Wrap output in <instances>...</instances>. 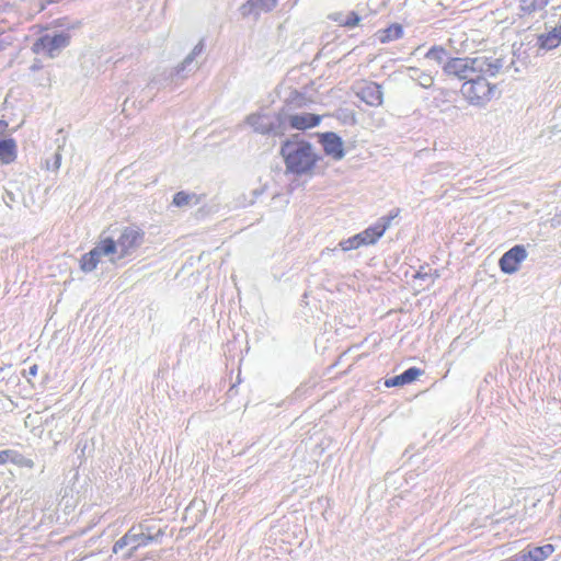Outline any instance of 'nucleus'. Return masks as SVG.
Segmentation results:
<instances>
[{
    "label": "nucleus",
    "mask_w": 561,
    "mask_h": 561,
    "mask_svg": "<svg viewBox=\"0 0 561 561\" xmlns=\"http://www.w3.org/2000/svg\"><path fill=\"white\" fill-rule=\"evenodd\" d=\"M28 374H30L31 376H35V375L37 374V365H33V366H31V367H30V371H28Z\"/></svg>",
    "instance_id": "31"
},
{
    "label": "nucleus",
    "mask_w": 561,
    "mask_h": 561,
    "mask_svg": "<svg viewBox=\"0 0 561 561\" xmlns=\"http://www.w3.org/2000/svg\"><path fill=\"white\" fill-rule=\"evenodd\" d=\"M321 142L328 156H331L335 160H341L344 157L343 141L336 134H324Z\"/></svg>",
    "instance_id": "13"
},
{
    "label": "nucleus",
    "mask_w": 561,
    "mask_h": 561,
    "mask_svg": "<svg viewBox=\"0 0 561 561\" xmlns=\"http://www.w3.org/2000/svg\"><path fill=\"white\" fill-rule=\"evenodd\" d=\"M390 225L391 218L382 217L376 225L357 233L360 245L375 244L385 234Z\"/></svg>",
    "instance_id": "10"
},
{
    "label": "nucleus",
    "mask_w": 561,
    "mask_h": 561,
    "mask_svg": "<svg viewBox=\"0 0 561 561\" xmlns=\"http://www.w3.org/2000/svg\"><path fill=\"white\" fill-rule=\"evenodd\" d=\"M277 4V0H249L248 5L251 11L255 14H260L261 12L272 11Z\"/></svg>",
    "instance_id": "19"
},
{
    "label": "nucleus",
    "mask_w": 561,
    "mask_h": 561,
    "mask_svg": "<svg viewBox=\"0 0 561 561\" xmlns=\"http://www.w3.org/2000/svg\"><path fill=\"white\" fill-rule=\"evenodd\" d=\"M504 561H515V557H512V558L506 559V560H504Z\"/></svg>",
    "instance_id": "34"
},
{
    "label": "nucleus",
    "mask_w": 561,
    "mask_h": 561,
    "mask_svg": "<svg viewBox=\"0 0 561 561\" xmlns=\"http://www.w3.org/2000/svg\"><path fill=\"white\" fill-rule=\"evenodd\" d=\"M69 42L70 36L68 33L46 34L35 43V47L47 51L50 57H54L60 49L67 47Z\"/></svg>",
    "instance_id": "8"
},
{
    "label": "nucleus",
    "mask_w": 561,
    "mask_h": 561,
    "mask_svg": "<svg viewBox=\"0 0 561 561\" xmlns=\"http://www.w3.org/2000/svg\"><path fill=\"white\" fill-rule=\"evenodd\" d=\"M192 203H194V204L198 203V198L195 194H188L186 192L181 191V192H178L173 197V204L176 207H185Z\"/></svg>",
    "instance_id": "21"
},
{
    "label": "nucleus",
    "mask_w": 561,
    "mask_h": 561,
    "mask_svg": "<svg viewBox=\"0 0 561 561\" xmlns=\"http://www.w3.org/2000/svg\"><path fill=\"white\" fill-rule=\"evenodd\" d=\"M26 466L32 467L33 466V461L32 460L26 461Z\"/></svg>",
    "instance_id": "33"
},
{
    "label": "nucleus",
    "mask_w": 561,
    "mask_h": 561,
    "mask_svg": "<svg viewBox=\"0 0 561 561\" xmlns=\"http://www.w3.org/2000/svg\"><path fill=\"white\" fill-rule=\"evenodd\" d=\"M18 156V146L14 139H0V161L4 164L12 163Z\"/></svg>",
    "instance_id": "16"
},
{
    "label": "nucleus",
    "mask_w": 561,
    "mask_h": 561,
    "mask_svg": "<svg viewBox=\"0 0 561 561\" xmlns=\"http://www.w3.org/2000/svg\"><path fill=\"white\" fill-rule=\"evenodd\" d=\"M403 30L400 25L394 24L388 27L387 30L382 31L380 41L387 42V41H393L397 38H400L402 36Z\"/></svg>",
    "instance_id": "22"
},
{
    "label": "nucleus",
    "mask_w": 561,
    "mask_h": 561,
    "mask_svg": "<svg viewBox=\"0 0 561 561\" xmlns=\"http://www.w3.org/2000/svg\"><path fill=\"white\" fill-rule=\"evenodd\" d=\"M356 94L370 106H380L383 102L381 87L374 82L360 87Z\"/></svg>",
    "instance_id": "12"
},
{
    "label": "nucleus",
    "mask_w": 561,
    "mask_h": 561,
    "mask_svg": "<svg viewBox=\"0 0 561 561\" xmlns=\"http://www.w3.org/2000/svg\"><path fill=\"white\" fill-rule=\"evenodd\" d=\"M115 253L116 248L112 238L101 240L90 252L81 256L80 268L84 273H90L96 268L103 255L112 257Z\"/></svg>",
    "instance_id": "5"
},
{
    "label": "nucleus",
    "mask_w": 561,
    "mask_h": 561,
    "mask_svg": "<svg viewBox=\"0 0 561 561\" xmlns=\"http://www.w3.org/2000/svg\"><path fill=\"white\" fill-rule=\"evenodd\" d=\"M527 257V252L523 245H515L503 254L500 259V267L506 274L517 272L519 264Z\"/></svg>",
    "instance_id": "9"
},
{
    "label": "nucleus",
    "mask_w": 561,
    "mask_h": 561,
    "mask_svg": "<svg viewBox=\"0 0 561 561\" xmlns=\"http://www.w3.org/2000/svg\"><path fill=\"white\" fill-rule=\"evenodd\" d=\"M10 456V450H2L0 451V465H3L7 462Z\"/></svg>",
    "instance_id": "30"
},
{
    "label": "nucleus",
    "mask_w": 561,
    "mask_h": 561,
    "mask_svg": "<svg viewBox=\"0 0 561 561\" xmlns=\"http://www.w3.org/2000/svg\"><path fill=\"white\" fill-rule=\"evenodd\" d=\"M140 530L141 529L136 525L130 527L129 530L114 543L113 552L118 553L125 548H128L123 556V558L127 560L134 556L137 549L148 546L150 542Z\"/></svg>",
    "instance_id": "6"
},
{
    "label": "nucleus",
    "mask_w": 561,
    "mask_h": 561,
    "mask_svg": "<svg viewBox=\"0 0 561 561\" xmlns=\"http://www.w3.org/2000/svg\"><path fill=\"white\" fill-rule=\"evenodd\" d=\"M13 188H14V184L13 183H9V186L5 188V196L3 197L4 198V203L7 204V206L9 207H12V205L14 203L18 202V199L20 198L21 194H15L13 192Z\"/></svg>",
    "instance_id": "24"
},
{
    "label": "nucleus",
    "mask_w": 561,
    "mask_h": 561,
    "mask_svg": "<svg viewBox=\"0 0 561 561\" xmlns=\"http://www.w3.org/2000/svg\"><path fill=\"white\" fill-rule=\"evenodd\" d=\"M339 247L342 249V251H351V250H355V249H358L360 245L359 243V239H358V236L355 234L348 239H345V240H342L340 243H339Z\"/></svg>",
    "instance_id": "23"
},
{
    "label": "nucleus",
    "mask_w": 561,
    "mask_h": 561,
    "mask_svg": "<svg viewBox=\"0 0 561 561\" xmlns=\"http://www.w3.org/2000/svg\"><path fill=\"white\" fill-rule=\"evenodd\" d=\"M515 561H531V559L529 558V552L528 551H520L519 553L515 554Z\"/></svg>",
    "instance_id": "28"
},
{
    "label": "nucleus",
    "mask_w": 561,
    "mask_h": 561,
    "mask_svg": "<svg viewBox=\"0 0 561 561\" xmlns=\"http://www.w3.org/2000/svg\"><path fill=\"white\" fill-rule=\"evenodd\" d=\"M144 241V232L138 227H126L122 230L117 240H114L117 256L112 255L110 261L115 263L117 260L130 255L138 249Z\"/></svg>",
    "instance_id": "4"
},
{
    "label": "nucleus",
    "mask_w": 561,
    "mask_h": 561,
    "mask_svg": "<svg viewBox=\"0 0 561 561\" xmlns=\"http://www.w3.org/2000/svg\"><path fill=\"white\" fill-rule=\"evenodd\" d=\"M204 50V43L201 41L198 44L194 46L192 51L185 57V59L171 73V80L174 81L175 77H181L182 79L185 76H182L184 71L192 70V64L197 56H199Z\"/></svg>",
    "instance_id": "14"
},
{
    "label": "nucleus",
    "mask_w": 561,
    "mask_h": 561,
    "mask_svg": "<svg viewBox=\"0 0 561 561\" xmlns=\"http://www.w3.org/2000/svg\"><path fill=\"white\" fill-rule=\"evenodd\" d=\"M445 55H446V51L444 48L433 47L426 53L425 57L430 60H434L437 64H440L443 61Z\"/></svg>",
    "instance_id": "25"
},
{
    "label": "nucleus",
    "mask_w": 561,
    "mask_h": 561,
    "mask_svg": "<svg viewBox=\"0 0 561 561\" xmlns=\"http://www.w3.org/2000/svg\"><path fill=\"white\" fill-rule=\"evenodd\" d=\"M277 121L279 126L288 124L291 128L305 130L317 126L320 123L321 117L310 113L287 114L282 112L277 115Z\"/></svg>",
    "instance_id": "7"
},
{
    "label": "nucleus",
    "mask_w": 561,
    "mask_h": 561,
    "mask_svg": "<svg viewBox=\"0 0 561 561\" xmlns=\"http://www.w3.org/2000/svg\"><path fill=\"white\" fill-rule=\"evenodd\" d=\"M538 46L541 49H552L556 48L561 43V24L559 26L553 27L547 34H541L538 36Z\"/></svg>",
    "instance_id": "17"
},
{
    "label": "nucleus",
    "mask_w": 561,
    "mask_h": 561,
    "mask_svg": "<svg viewBox=\"0 0 561 561\" xmlns=\"http://www.w3.org/2000/svg\"><path fill=\"white\" fill-rule=\"evenodd\" d=\"M140 531L144 533L145 537L149 540L151 543L152 541H158L160 537L163 536L164 531L162 528H156V526L149 524V523H140L136 525Z\"/></svg>",
    "instance_id": "18"
},
{
    "label": "nucleus",
    "mask_w": 561,
    "mask_h": 561,
    "mask_svg": "<svg viewBox=\"0 0 561 561\" xmlns=\"http://www.w3.org/2000/svg\"><path fill=\"white\" fill-rule=\"evenodd\" d=\"M554 551V547L552 545H545L542 547H535L531 550H528L529 558L531 561H543L549 556H551Z\"/></svg>",
    "instance_id": "20"
},
{
    "label": "nucleus",
    "mask_w": 561,
    "mask_h": 561,
    "mask_svg": "<svg viewBox=\"0 0 561 561\" xmlns=\"http://www.w3.org/2000/svg\"><path fill=\"white\" fill-rule=\"evenodd\" d=\"M505 64L502 53L489 51L473 58H451L445 64L444 71L449 76L468 81L480 73L495 77L503 70Z\"/></svg>",
    "instance_id": "1"
},
{
    "label": "nucleus",
    "mask_w": 561,
    "mask_h": 561,
    "mask_svg": "<svg viewBox=\"0 0 561 561\" xmlns=\"http://www.w3.org/2000/svg\"><path fill=\"white\" fill-rule=\"evenodd\" d=\"M519 7L523 13L529 14L536 11L540 4L537 0H520Z\"/></svg>",
    "instance_id": "26"
},
{
    "label": "nucleus",
    "mask_w": 561,
    "mask_h": 561,
    "mask_svg": "<svg viewBox=\"0 0 561 561\" xmlns=\"http://www.w3.org/2000/svg\"><path fill=\"white\" fill-rule=\"evenodd\" d=\"M359 22V16L355 13V12H351L345 21L343 22L344 25L348 26V27H353V26H356Z\"/></svg>",
    "instance_id": "27"
},
{
    "label": "nucleus",
    "mask_w": 561,
    "mask_h": 561,
    "mask_svg": "<svg viewBox=\"0 0 561 561\" xmlns=\"http://www.w3.org/2000/svg\"><path fill=\"white\" fill-rule=\"evenodd\" d=\"M433 83V78L431 76H424L422 79H421V84L424 87V88H428L431 87Z\"/></svg>",
    "instance_id": "29"
},
{
    "label": "nucleus",
    "mask_w": 561,
    "mask_h": 561,
    "mask_svg": "<svg viewBox=\"0 0 561 561\" xmlns=\"http://www.w3.org/2000/svg\"><path fill=\"white\" fill-rule=\"evenodd\" d=\"M55 158H56V161H55V168H56V169H58V168H59V165H60L61 157H60V154H59V153H56Z\"/></svg>",
    "instance_id": "32"
},
{
    "label": "nucleus",
    "mask_w": 561,
    "mask_h": 561,
    "mask_svg": "<svg viewBox=\"0 0 561 561\" xmlns=\"http://www.w3.org/2000/svg\"><path fill=\"white\" fill-rule=\"evenodd\" d=\"M245 123L253 128L254 131L262 135L272 133L275 130L274 119L268 114L253 113L247 116Z\"/></svg>",
    "instance_id": "11"
},
{
    "label": "nucleus",
    "mask_w": 561,
    "mask_h": 561,
    "mask_svg": "<svg viewBox=\"0 0 561 561\" xmlns=\"http://www.w3.org/2000/svg\"><path fill=\"white\" fill-rule=\"evenodd\" d=\"M280 153L287 170L297 174L309 171L316 162L311 145L304 140H287L282 146Z\"/></svg>",
    "instance_id": "2"
},
{
    "label": "nucleus",
    "mask_w": 561,
    "mask_h": 561,
    "mask_svg": "<svg viewBox=\"0 0 561 561\" xmlns=\"http://www.w3.org/2000/svg\"><path fill=\"white\" fill-rule=\"evenodd\" d=\"M421 369L416 367H411L399 376L386 379L385 386L388 388L403 386L417 379L421 376Z\"/></svg>",
    "instance_id": "15"
},
{
    "label": "nucleus",
    "mask_w": 561,
    "mask_h": 561,
    "mask_svg": "<svg viewBox=\"0 0 561 561\" xmlns=\"http://www.w3.org/2000/svg\"><path fill=\"white\" fill-rule=\"evenodd\" d=\"M486 73L472 77L466 81L461 87V93L465 99L474 106H483L494 96L496 87L491 84Z\"/></svg>",
    "instance_id": "3"
}]
</instances>
